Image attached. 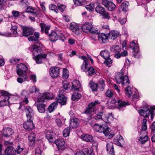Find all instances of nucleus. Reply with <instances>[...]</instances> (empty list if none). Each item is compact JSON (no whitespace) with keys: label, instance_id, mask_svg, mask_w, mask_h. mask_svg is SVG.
Listing matches in <instances>:
<instances>
[{"label":"nucleus","instance_id":"obj_1","mask_svg":"<svg viewBox=\"0 0 155 155\" xmlns=\"http://www.w3.org/2000/svg\"><path fill=\"white\" fill-rule=\"evenodd\" d=\"M115 78L117 83H122L123 86H127L125 88V93L128 97H130L132 94V92L130 87L128 86L130 83L128 77L126 75L124 76L123 73L121 72L117 73Z\"/></svg>","mask_w":155,"mask_h":155},{"label":"nucleus","instance_id":"obj_2","mask_svg":"<svg viewBox=\"0 0 155 155\" xmlns=\"http://www.w3.org/2000/svg\"><path fill=\"white\" fill-rule=\"evenodd\" d=\"M81 58L84 60V62L81 66V70L86 72L87 75L91 76L96 74V71L94 68L89 65L88 63L87 59L85 56H82Z\"/></svg>","mask_w":155,"mask_h":155},{"label":"nucleus","instance_id":"obj_3","mask_svg":"<svg viewBox=\"0 0 155 155\" xmlns=\"http://www.w3.org/2000/svg\"><path fill=\"white\" fill-rule=\"evenodd\" d=\"M119 35L118 32L116 31H112L110 32L107 36L104 33H101L98 35V40L101 43H105L108 38L111 39H114Z\"/></svg>","mask_w":155,"mask_h":155},{"label":"nucleus","instance_id":"obj_4","mask_svg":"<svg viewBox=\"0 0 155 155\" xmlns=\"http://www.w3.org/2000/svg\"><path fill=\"white\" fill-rule=\"evenodd\" d=\"M9 94L7 91L0 90V97L5 99L2 101H0V107H2L6 106L9 104L8 101L9 99Z\"/></svg>","mask_w":155,"mask_h":155},{"label":"nucleus","instance_id":"obj_5","mask_svg":"<svg viewBox=\"0 0 155 155\" xmlns=\"http://www.w3.org/2000/svg\"><path fill=\"white\" fill-rule=\"evenodd\" d=\"M28 68L27 66L24 64L20 63L17 66L16 72L18 75H27V71Z\"/></svg>","mask_w":155,"mask_h":155},{"label":"nucleus","instance_id":"obj_6","mask_svg":"<svg viewBox=\"0 0 155 155\" xmlns=\"http://www.w3.org/2000/svg\"><path fill=\"white\" fill-rule=\"evenodd\" d=\"M82 28L83 31L86 33H91L94 34L97 33V30H93L92 24L91 23L84 24L82 25Z\"/></svg>","mask_w":155,"mask_h":155},{"label":"nucleus","instance_id":"obj_7","mask_svg":"<svg viewBox=\"0 0 155 155\" xmlns=\"http://www.w3.org/2000/svg\"><path fill=\"white\" fill-rule=\"evenodd\" d=\"M149 138L147 136V131H140L138 142L139 144H143L148 140Z\"/></svg>","mask_w":155,"mask_h":155},{"label":"nucleus","instance_id":"obj_8","mask_svg":"<svg viewBox=\"0 0 155 155\" xmlns=\"http://www.w3.org/2000/svg\"><path fill=\"white\" fill-rule=\"evenodd\" d=\"M140 114L144 117H147L151 115V119H153V114L151 110L148 107L145 108L140 109L139 110Z\"/></svg>","mask_w":155,"mask_h":155},{"label":"nucleus","instance_id":"obj_9","mask_svg":"<svg viewBox=\"0 0 155 155\" xmlns=\"http://www.w3.org/2000/svg\"><path fill=\"white\" fill-rule=\"evenodd\" d=\"M33 119L27 118V120L23 124L24 128L28 131L32 130L35 128V127L33 123Z\"/></svg>","mask_w":155,"mask_h":155},{"label":"nucleus","instance_id":"obj_10","mask_svg":"<svg viewBox=\"0 0 155 155\" xmlns=\"http://www.w3.org/2000/svg\"><path fill=\"white\" fill-rule=\"evenodd\" d=\"M52 95V94L49 93L40 94L38 97V102H42L45 101V100L51 99V97L50 96Z\"/></svg>","mask_w":155,"mask_h":155},{"label":"nucleus","instance_id":"obj_11","mask_svg":"<svg viewBox=\"0 0 155 155\" xmlns=\"http://www.w3.org/2000/svg\"><path fill=\"white\" fill-rule=\"evenodd\" d=\"M54 143L59 150H63L65 147V142L64 140L62 138L56 140Z\"/></svg>","mask_w":155,"mask_h":155},{"label":"nucleus","instance_id":"obj_12","mask_svg":"<svg viewBox=\"0 0 155 155\" xmlns=\"http://www.w3.org/2000/svg\"><path fill=\"white\" fill-rule=\"evenodd\" d=\"M49 72L50 75L52 78H56L59 75V69L58 67H51L49 69Z\"/></svg>","mask_w":155,"mask_h":155},{"label":"nucleus","instance_id":"obj_13","mask_svg":"<svg viewBox=\"0 0 155 155\" xmlns=\"http://www.w3.org/2000/svg\"><path fill=\"white\" fill-rule=\"evenodd\" d=\"M102 4L110 11H113L116 8L115 5L111 1L108 0H103L102 2Z\"/></svg>","mask_w":155,"mask_h":155},{"label":"nucleus","instance_id":"obj_14","mask_svg":"<svg viewBox=\"0 0 155 155\" xmlns=\"http://www.w3.org/2000/svg\"><path fill=\"white\" fill-rule=\"evenodd\" d=\"M103 132L105 136L109 138H111L115 135L114 131L107 127L103 128Z\"/></svg>","mask_w":155,"mask_h":155},{"label":"nucleus","instance_id":"obj_15","mask_svg":"<svg viewBox=\"0 0 155 155\" xmlns=\"http://www.w3.org/2000/svg\"><path fill=\"white\" fill-rule=\"evenodd\" d=\"M98 104V101H96L94 102L91 103L88 106V108L86 110L85 113L88 114L94 111L95 110V106Z\"/></svg>","mask_w":155,"mask_h":155},{"label":"nucleus","instance_id":"obj_16","mask_svg":"<svg viewBox=\"0 0 155 155\" xmlns=\"http://www.w3.org/2000/svg\"><path fill=\"white\" fill-rule=\"evenodd\" d=\"M22 29L23 35L26 37L32 35L34 31V30L32 28L27 26L24 27Z\"/></svg>","mask_w":155,"mask_h":155},{"label":"nucleus","instance_id":"obj_17","mask_svg":"<svg viewBox=\"0 0 155 155\" xmlns=\"http://www.w3.org/2000/svg\"><path fill=\"white\" fill-rule=\"evenodd\" d=\"M69 28L76 35H78L80 33V29L78 24L75 23H71L70 24Z\"/></svg>","mask_w":155,"mask_h":155},{"label":"nucleus","instance_id":"obj_18","mask_svg":"<svg viewBox=\"0 0 155 155\" xmlns=\"http://www.w3.org/2000/svg\"><path fill=\"white\" fill-rule=\"evenodd\" d=\"M13 133V130L10 128L6 127L3 129V135L7 138L11 137V136Z\"/></svg>","mask_w":155,"mask_h":155},{"label":"nucleus","instance_id":"obj_19","mask_svg":"<svg viewBox=\"0 0 155 155\" xmlns=\"http://www.w3.org/2000/svg\"><path fill=\"white\" fill-rule=\"evenodd\" d=\"M60 94H59L57 97V101H56L57 102L59 103L61 105H65L67 102V98L66 97L62 94H61V93H63L61 91H60Z\"/></svg>","mask_w":155,"mask_h":155},{"label":"nucleus","instance_id":"obj_20","mask_svg":"<svg viewBox=\"0 0 155 155\" xmlns=\"http://www.w3.org/2000/svg\"><path fill=\"white\" fill-rule=\"evenodd\" d=\"M129 48L133 50L134 56L136 57L137 54L138 53L139 50V46L137 45L134 41H132L130 43Z\"/></svg>","mask_w":155,"mask_h":155},{"label":"nucleus","instance_id":"obj_21","mask_svg":"<svg viewBox=\"0 0 155 155\" xmlns=\"http://www.w3.org/2000/svg\"><path fill=\"white\" fill-rule=\"evenodd\" d=\"M47 54H40L34 56L33 58L37 64H40L42 62L43 59L46 58Z\"/></svg>","mask_w":155,"mask_h":155},{"label":"nucleus","instance_id":"obj_22","mask_svg":"<svg viewBox=\"0 0 155 155\" xmlns=\"http://www.w3.org/2000/svg\"><path fill=\"white\" fill-rule=\"evenodd\" d=\"M107 151L111 155H115L114 153V150L113 143L112 142L108 141L107 143Z\"/></svg>","mask_w":155,"mask_h":155},{"label":"nucleus","instance_id":"obj_23","mask_svg":"<svg viewBox=\"0 0 155 155\" xmlns=\"http://www.w3.org/2000/svg\"><path fill=\"white\" fill-rule=\"evenodd\" d=\"M31 46L32 49V53L33 56L41 54V48L40 46L36 45H32Z\"/></svg>","mask_w":155,"mask_h":155},{"label":"nucleus","instance_id":"obj_24","mask_svg":"<svg viewBox=\"0 0 155 155\" xmlns=\"http://www.w3.org/2000/svg\"><path fill=\"white\" fill-rule=\"evenodd\" d=\"M48 36L51 41H55L58 39L59 37L58 31H52L49 34Z\"/></svg>","mask_w":155,"mask_h":155},{"label":"nucleus","instance_id":"obj_25","mask_svg":"<svg viewBox=\"0 0 155 155\" xmlns=\"http://www.w3.org/2000/svg\"><path fill=\"white\" fill-rule=\"evenodd\" d=\"M25 112L27 118L33 119V111L32 109L29 106H27L26 107Z\"/></svg>","mask_w":155,"mask_h":155},{"label":"nucleus","instance_id":"obj_26","mask_svg":"<svg viewBox=\"0 0 155 155\" xmlns=\"http://www.w3.org/2000/svg\"><path fill=\"white\" fill-rule=\"evenodd\" d=\"M25 12H27L32 13L33 16H38L39 13V11H37L33 7L31 6L28 7Z\"/></svg>","mask_w":155,"mask_h":155},{"label":"nucleus","instance_id":"obj_27","mask_svg":"<svg viewBox=\"0 0 155 155\" xmlns=\"http://www.w3.org/2000/svg\"><path fill=\"white\" fill-rule=\"evenodd\" d=\"M79 124L78 120L77 118H74L73 119H71L70 121V126L72 129L77 128Z\"/></svg>","mask_w":155,"mask_h":155},{"label":"nucleus","instance_id":"obj_28","mask_svg":"<svg viewBox=\"0 0 155 155\" xmlns=\"http://www.w3.org/2000/svg\"><path fill=\"white\" fill-rule=\"evenodd\" d=\"M35 106H37V109L40 113H42L45 111V104L43 103H40L38 102L37 104L35 103L34 104Z\"/></svg>","mask_w":155,"mask_h":155},{"label":"nucleus","instance_id":"obj_29","mask_svg":"<svg viewBox=\"0 0 155 155\" xmlns=\"http://www.w3.org/2000/svg\"><path fill=\"white\" fill-rule=\"evenodd\" d=\"M5 153L7 155H15V149L12 146H7L5 149Z\"/></svg>","mask_w":155,"mask_h":155},{"label":"nucleus","instance_id":"obj_30","mask_svg":"<svg viewBox=\"0 0 155 155\" xmlns=\"http://www.w3.org/2000/svg\"><path fill=\"white\" fill-rule=\"evenodd\" d=\"M41 31L42 32H45L46 34H48V30L50 29V27L48 25H47L44 23H41L40 24Z\"/></svg>","mask_w":155,"mask_h":155},{"label":"nucleus","instance_id":"obj_31","mask_svg":"<svg viewBox=\"0 0 155 155\" xmlns=\"http://www.w3.org/2000/svg\"><path fill=\"white\" fill-rule=\"evenodd\" d=\"M81 138L87 142H91L93 141V137L88 134L82 135L81 136Z\"/></svg>","mask_w":155,"mask_h":155},{"label":"nucleus","instance_id":"obj_32","mask_svg":"<svg viewBox=\"0 0 155 155\" xmlns=\"http://www.w3.org/2000/svg\"><path fill=\"white\" fill-rule=\"evenodd\" d=\"M35 134L34 133H30L28 136L29 142L31 143L30 145L33 146L35 144Z\"/></svg>","mask_w":155,"mask_h":155},{"label":"nucleus","instance_id":"obj_33","mask_svg":"<svg viewBox=\"0 0 155 155\" xmlns=\"http://www.w3.org/2000/svg\"><path fill=\"white\" fill-rule=\"evenodd\" d=\"M118 104V108L120 110L123 107H125L126 106L129 105V104L127 102L122 101L120 100H118L117 101Z\"/></svg>","mask_w":155,"mask_h":155},{"label":"nucleus","instance_id":"obj_34","mask_svg":"<svg viewBox=\"0 0 155 155\" xmlns=\"http://www.w3.org/2000/svg\"><path fill=\"white\" fill-rule=\"evenodd\" d=\"M100 55L105 59L110 58V53L109 51L107 50L102 51L101 52Z\"/></svg>","mask_w":155,"mask_h":155},{"label":"nucleus","instance_id":"obj_35","mask_svg":"<svg viewBox=\"0 0 155 155\" xmlns=\"http://www.w3.org/2000/svg\"><path fill=\"white\" fill-rule=\"evenodd\" d=\"M72 89L74 90H77L80 86V84L78 80L73 81L72 83Z\"/></svg>","mask_w":155,"mask_h":155},{"label":"nucleus","instance_id":"obj_36","mask_svg":"<svg viewBox=\"0 0 155 155\" xmlns=\"http://www.w3.org/2000/svg\"><path fill=\"white\" fill-rule=\"evenodd\" d=\"M53 134V133L50 132H47L46 134V137L50 143H53L54 141Z\"/></svg>","mask_w":155,"mask_h":155},{"label":"nucleus","instance_id":"obj_37","mask_svg":"<svg viewBox=\"0 0 155 155\" xmlns=\"http://www.w3.org/2000/svg\"><path fill=\"white\" fill-rule=\"evenodd\" d=\"M39 37V33L36 32L34 33V35L30 37L28 39L29 41H37L38 40Z\"/></svg>","mask_w":155,"mask_h":155},{"label":"nucleus","instance_id":"obj_38","mask_svg":"<svg viewBox=\"0 0 155 155\" xmlns=\"http://www.w3.org/2000/svg\"><path fill=\"white\" fill-rule=\"evenodd\" d=\"M81 97V95L80 93L74 92L72 95L71 98L73 101H77L80 99Z\"/></svg>","mask_w":155,"mask_h":155},{"label":"nucleus","instance_id":"obj_39","mask_svg":"<svg viewBox=\"0 0 155 155\" xmlns=\"http://www.w3.org/2000/svg\"><path fill=\"white\" fill-rule=\"evenodd\" d=\"M20 77H18L17 79L18 82L21 83L26 80L28 78L27 75H19Z\"/></svg>","mask_w":155,"mask_h":155},{"label":"nucleus","instance_id":"obj_40","mask_svg":"<svg viewBox=\"0 0 155 155\" xmlns=\"http://www.w3.org/2000/svg\"><path fill=\"white\" fill-rule=\"evenodd\" d=\"M95 11L101 15L106 11L105 8L101 6H97L95 8Z\"/></svg>","mask_w":155,"mask_h":155},{"label":"nucleus","instance_id":"obj_41","mask_svg":"<svg viewBox=\"0 0 155 155\" xmlns=\"http://www.w3.org/2000/svg\"><path fill=\"white\" fill-rule=\"evenodd\" d=\"M103 126L101 125H99L97 124H95L94 126V129L97 132H103Z\"/></svg>","mask_w":155,"mask_h":155},{"label":"nucleus","instance_id":"obj_42","mask_svg":"<svg viewBox=\"0 0 155 155\" xmlns=\"http://www.w3.org/2000/svg\"><path fill=\"white\" fill-rule=\"evenodd\" d=\"M129 3L127 2H124L121 5V7L122 10L126 12L128 10V6Z\"/></svg>","mask_w":155,"mask_h":155},{"label":"nucleus","instance_id":"obj_43","mask_svg":"<svg viewBox=\"0 0 155 155\" xmlns=\"http://www.w3.org/2000/svg\"><path fill=\"white\" fill-rule=\"evenodd\" d=\"M90 87L93 91H96L98 87V85L97 84L94 83L92 81H90L89 83Z\"/></svg>","mask_w":155,"mask_h":155},{"label":"nucleus","instance_id":"obj_44","mask_svg":"<svg viewBox=\"0 0 155 155\" xmlns=\"http://www.w3.org/2000/svg\"><path fill=\"white\" fill-rule=\"evenodd\" d=\"M111 51L113 52H119L120 51V48L118 45H113L110 48Z\"/></svg>","mask_w":155,"mask_h":155},{"label":"nucleus","instance_id":"obj_45","mask_svg":"<svg viewBox=\"0 0 155 155\" xmlns=\"http://www.w3.org/2000/svg\"><path fill=\"white\" fill-rule=\"evenodd\" d=\"M58 105V103L56 102H53L50 105L48 108V109L50 113L52 112L57 107Z\"/></svg>","mask_w":155,"mask_h":155},{"label":"nucleus","instance_id":"obj_46","mask_svg":"<svg viewBox=\"0 0 155 155\" xmlns=\"http://www.w3.org/2000/svg\"><path fill=\"white\" fill-rule=\"evenodd\" d=\"M147 120L146 119H144L143 120L142 126V130L141 131H146V130H147Z\"/></svg>","mask_w":155,"mask_h":155},{"label":"nucleus","instance_id":"obj_47","mask_svg":"<svg viewBox=\"0 0 155 155\" xmlns=\"http://www.w3.org/2000/svg\"><path fill=\"white\" fill-rule=\"evenodd\" d=\"M69 76L68 71L66 68H64L63 70L62 77L64 79H67Z\"/></svg>","mask_w":155,"mask_h":155},{"label":"nucleus","instance_id":"obj_48","mask_svg":"<svg viewBox=\"0 0 155 155\" xmlns=\"http://www.w3.org/2000/svg\"><path fill=\"white\" fill-rule=\"evenodd\" d=\"M70 129L69 127H67L63 131V134L64 137H66L69 136L70 134Z\"/></svg>","mask_w":155,"mask_h":155},{"label":"nucleus","instance_id":"obj_49","mask_svg":"<svg viewBox=\"0 0 155 155\" xmlns=\"http://www.w3.org/2000/svg\"><path fill=\"white\" fill-rule=\"evenodd\" d=\"M50 9L52 10L57 13H58V11L57 6L53 4H51L49 6Z\"/></svg>","mask_w":155,"mask_h":155},{"label":"nucleus","instance_id":"obj_50","mask_svg":"<svg viewBox=\"0 0 155 155\" xmlns=\"http://www.w3.org/2000/svg\"><path fill=\"white\" fill-rule=\"evenodd\" d=\"M74 4H78L79 5H84L86 4V1L85 0H73Z\"/></svg>","mask_w":155,"mask_h":155},{"label":"nucleus","instance_id":"obj_51","mask_svg":"<svg viewBox=\"0 0 155 155\" xmlns=\"http://www.w3.org/2000/svg\"><path fill=\"white\" fill-rule=\"evenodd\" d=\"M105 61L104 62V64L108 67H110L112 64V61L111 59L109 58L105 59Z\"/></svg>","mask_w":155,"mask_h":155},{"label":"nucleus","instance_id":"obj_52","mask_svg":"<svg viewBox=\"0 0 155 155\" xmlns=\"http://www.w3.org/2000/svg\"><path fill=\"white\" fill-rule=\"evenodd\" d=\"M84 152L88 155H94L93 151L90 148H85L84 149Z\"/></svg>","mask_w":155,"mask_h":155},{"label":"nucleus","instance_id":"obj_53","mask_svg":"<svg viewBox=\"0 0 155 155\" xmlns=\"http://www.w3.org/2000/svg\"><path fill=\"white\" fill-rule=\"evenodd\" d=\"M89 11H92L94 8V3H91L85 7Z\"/></svg>","mask_w":155,"mask_h":155},{"label":"nucleus","instance_id":"obj_54","mask_svg":"<svg viewBox=\"0 0 155 155\" xmlns=\"http://www.w3.org/2000/svg\"><path fill=\"white\" fill-rule=\"evenodd\" d=\"M104 19H109L110 18V15L109 13L105 11L104 13L101 15Z\"/></svg>","mask_w":155,"mask_h":155},{"label":"nucleus","instance_id":"obj_55","mask_svg":"<svg viewBox=\"0 0 155 155\" xmlns=\"http://www.w3.org/2000/svg\"><path fill=\"white\" fill-rule=\"evenodd\" d=\"M106 96L108 97H112L114 95L113 92L111 90H108L105 93Z\"/></svg>","mask_w":155,"mask_h":155},{"label":"nucleus","instance_id":"obj_56","mask_svg":"<svg viewBox=\"0 0 155 155\" xmlns=\"http://www.w3.org/2000/svg\"><path fill=\"white\" fill-rule=\"evenodd\" d=\"M23 150V148H21L19 146H18L16 149L15 150V154H21Z\"/></svg>","mask_w":155,"mask_h":155},{"label":"nucleus","instance_id":"obj_57","mask_svg":"<svg viewBox=\"0 0 155 155\" xmlns=\"http://www.w3.org/2000/svg\"><path fill=\"white\" fill-rule=\"evenodd\" d=\"M117 103L116 101L114 99L111 100L110 102L109 103V105L112 107H114L116 106V104Z\"/></svg>","mask_w":155,"mask_h":155},{"label":"nucleus","instance_id":"obj_58","mask_svg":"<svg viewBox=\"0 0 155 155\" xmlns=\"http://www.w3.org/2000/svg\"><path fill=\"white\" fill-rule=\"evenodd\" d=\"M58 34H59L58 36H59V39L61 40L63 42L66 39V38L63 33L61 31H60V33L59 32L58 33Z\"/></svg>","mask_w":155,"mask_h":155},{"label":"nucleus","instance_id":"obj_59","mask_svg":"<svg viewBox=\"0 0 155 155\" xmlns=\"http://www.w3.org/2000/svg\"><path fill=\"white\" fill-rule=\"evenodd\" d=\"M19 59L16 58H12L10 60V61L11 63L13 64H15L18 63L19 61Z\"/></svg>","mask_w":155,"mask_h":155},{"label":"nucleus","instance_id":"obj_60","mask_svg":"<svg viewBox=\"0 0 155 155\" xmlns=\"http://www.w3.org/2000/svg\"><path fill=\"white\" fill-rule=\"evenodd\" d=\"M114 140L120 141V142H123L124 139L121 136L117 135L115 137Z\"/></svg>","mask_w":155,"mask_h":155},{"label":"nucleus","instance_id":"obj_61","mask_svg":"<svg viewBox=\"0 0 155 155\" xmlns=\"http://www.w3.org/2000/svg\"><path fill=\"white\" fill-rule=\"evenodd\" d=\"M39 90V89L36 88L35 87L32 86L30 88V91L31 93L33 94L35 92H38Z\"/></svg>","mask_w":155,"mask_h":155},{"label":"nucleus","instance_id":"obj_62","mask_svg":"<svg viewBox=\"0 0 155 155\" xmlns=\"http://www.w3.org/2000/svg\"><path fill=\"white\" fill-rule=\"evenodd\" d=\"M17 27L16 25L12 26L11 27V30H12L14 34L16 35L18 34L17 32Z\"/></svg>","mask_w":155,"mask_h":155},{"label":"nucleus","instance_id":"obj_63","mask_svg":"<svg viewBox=\"0 0 155 155\" xmlns=\"http://www.w3.org/2000/svg\"><path fill=\"white\" fill-rule=\"evenodd\" d=\"M63 86V88L66 90H68V83L66 81H64L62 82Z\"/></svg>","mask_w":155,"mask_h":155},{"label":"nucleus","instance_id":"obj_64","mask_svg":"<svg viewBox=\"0 0 155 155\" xmlns=\"http://www.w3.org/2000/svg\"><path fill=\"white\" fill-rule=\"evenodd\" d=\"M103 115V112H102L98 113L94 117V118L96 120H98L101 119L102 118V116Z\"/></svg>","mask_w":155,"mask_h":155}]
</instances>
